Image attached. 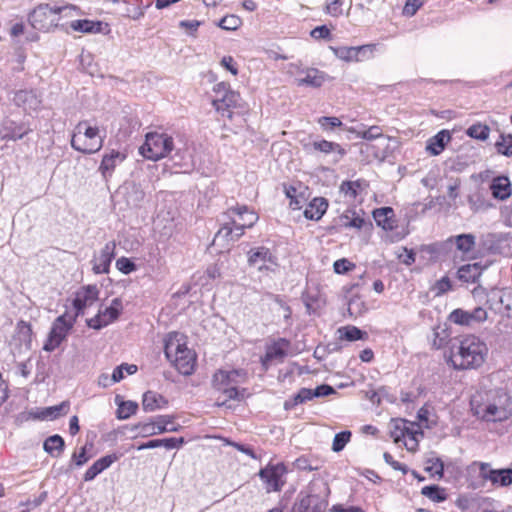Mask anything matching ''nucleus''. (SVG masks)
I'll list each match as a JSON object with an SVG mask.
<instances>
[{
  "mask_svg": "<svg viewBox=\"0 0 512 512\" xmlns=\"http://www.w3.org/2000/svg\"><path fill=\"white\" fill-rule=\"evenodd\" d=\"M471 408L476 417L487 422H502L512 416L511 397L502 388L477 392Z\"/></svg>",
  "mask_w": 512,
  "mask_h": 512,
  "instance_id": "obj_1",
  "label": "nucleus"
},
{
  "mask_svg": "<svg viewBox=\"0 0 512 512\" xmlns=\"http://www.w3.org/2000/svg\"><path fill=\"white\" fill-rule=\"evenodd\" d=\"M487 354L484 341L475 335H467L452 344L449 362L455 370L477 369L484 364Z\"/></svg>",
  "mask_w": 512,
  "mask_h": 512,
  "instance_id": "obj_2",
  "label": "nucleus"
},
{
  "mask_svg": "<svg viewBox=\"0 0 512 512\" xmlns=\"http://www.w3.org/2000/svg\"><path fill=\"white\" fill-rule=\"evenodd\" d=\"M247 380V372L243 369L216 371L212 378L213 388L225 396L222 402L217 401L216 405L224 406L227 400L242 401L247 390L240 388V385Z\"/></svg>",
  "mask_w": 512,
  "mask_h": 512,
  "instance_id": "obj_3",
  "label": "nucleus"
},
{
  "mask_svg": "<svg viewBox=\"0 0 512 512\" xmlns=\"http://www.w3.org/2000/svg\"><path fill=\"white\" fill-rule=\"evenodd\" d=\"M164 353L180 374L188 376L194 372L196 355L185 343L180 342L177 334L169 335L165 340Z\"/></svg>",
  "mask_w": 512,
  "mask_h": 512,
  "instance_id": "obj_4",
  "label": "nucleus"
},
{
  "mask_svg": "<svg viewBox=\"0 0 512 512\" xmlns=\"http://www.w3.org/2000/svg\"><path fill=\"white\" fill-rule=\"evenodd\" d=\"M104 136L96 126H90L87 121L79 122L71 138V147L83 154H93L103 147Z\"/></svg>",
  "mask_w": 512,
  "mask_h": 512,
  "instance_id": "obj_5",
  "label": "nucleus"
},
{
  "mask_svg": "<svg viewBox=\"0 0 512 512\" xmlns=\"http://www.w3.org/2000/svg\"><path fill=\"white\" fill-rule=\"evenodd\" d=\"M174 149L173 138L166 133L149 132L139 153L146 159L157 161L167 157Z\"/></svg>",
  "mask_w": 512,
  "mask_h": 512,
  "instance_id": "obj_6",
  "label": "nucleus"
},
{
  "mask_svg": "<svg viewBox=\"0 0 512 512\" xmlns=\"http://www.w3.org/2000/svg\"><path fill=\"white\" fill-rule=\"evenodd\" d=\"M214 97L212 105L223 116L232 117L231 108H240L242 99L238 92L232 90L226 82H219L212 89Z\"/></svg>",
  "mask_w": 512,
  "mask_h": 512,
  "instance_id": "obj_7",
  "label": "nucleus"
},
{
  "mask_svg": "<svg viewBox=\"0 0 512 512\" xmlns=\"http://www.w3.org/2000/svg\"><path fill=\"white\" fill-rule=\"evenodd\" d=\"M287 468L284 463H269L259 471V477L265 484L267 492H278L284 486Z\"/></svg>",
  "mask_w": 512,
  "mask_h": 512,
  "instance_id": "obj_8",
  "label": "nucleus"
},
{
  "mask_svg": "<svg viewBox=\"0 0 512 512\" xmlns=\"http://www.w3.org/2000/svg\"><path fill=\"white\" fill-rule=\"evenodd\" d=\"M75 318L67 319L66 314L60 315L52 324L48 340L43 346L45 351L55 350L67 337L69 331L73 328Z\"/></svg>",
  "mask_w": 512,
  "mask_h": 512,
  "instance_id": "obj_9",
  "label": "nucleus"
},
{
  "mask_svg": "<svg viewBox=\"0 0 512 512\" xmlns=\"http://www.w3.org/2000/svg\"><path fill=\"white\" fill-rule=\"evenodd\" d=\"M59 17H56L52 5L40 4L29 15L32 27L40 31H49L58 26Z\"/></svg>",
  "mask_w": 512,
  "mask_h": 512,
  "instance_id": "obj_10",
  "label": "nucleus"
},
{
  "mask_svg": "<svg viewBox=\"0 0 512 512\" xmlns=\"http://www.w3.org/2000/svg\"><path fill=\"white\" fill-rule=\"evenodd\" d=\"M122 309L123 306L121 299L114 298L111 301V305L109 307H106L103 310H99L97 315L88 319L86 321L87 325L92 329L100 330L117 320L121 314Z\"/></svg>",
  "mask_w": 512,
  "mask_h": 512,
  "instance_id": "obj_11",
  "label": "nucleus"
},
{
  "mask_svg": "<svg viewBox=\"0 0 512 512\" xmlns=\"http://www.w3.org/2000/svg\"><path fill=\"white\" fill-rule=\"evenodd\" d=\"M329 487L323 481H311L304 492V497L309 499V503L313 506L314 512H324L328 505Z\"/></svg>",
  "mask_w": 512,
  "mask_h": 512,
  "instance_id": "obj_12",
  "label": "nucleus"
},
{
  "mask_svg": "<svg viewBox=\"0 0 512 512\" xmlns=\"http://www.w3.org/2000/svg\"><path fill=\"white\" fill-rule=\"evenodd\" d=\"M290 347V341L285 338H279L266 347L264 356L261 357V364L265 371L272 365L282 363L287 356Z\"/></svg>",
  "mask_w": 512,
  "mask_h": 512,
  "instance_id": "obj_13",
  "label": "nucleus"
},
{
  "mask_svg": "<svg viewBox=\"0 0 512 512\" xmlns=\"http://www.w3.org/2000/svg\"><path fill=\"white\" fill-rule=\"evenodd\" d=\"M479 466L480 476L493 485L507 487L512 484V468L492 469L488 463L475 462Z\"/></svg>",
  "mask_w": 512,
  "mask_h": 512,
  "instance_id": "obj_14",
  "label": "nucleus"
},
{
  "mask_svg": "<svg viewBox=\"0 0 512 512\" xmlns=\"http://www.w3.org/2000/svg\"><path fill=\"white\" fill-rule=\"evenodd\" d=\"M223 218L232 221L233 224L241 225V227L251 228L257 221L258 215L246 205H237L229 208Z\"/></svg>",
  "mask_w": 512,
  "mask_h": 512,
  "instance_id": "obj_15",
  "label": "nucleus"
},
{
  "mask_svg": "<svg viewBox=\"0 0 512 512\" xmlns=\"http://www.w3.org/2000/svg\"><path fill=\"white\" fill-rule=\"evenodd\" d=\"M449 321L460 326H471L487 319V312L482 307H476L472 311L454 309L449 315Z\"/></svg>",
  "mask_w": 512,
  "mask_h": 512,
  "instance_id": "obj_16",
  "label": "nucleus"
},
{
  "mask_svg": "<svg viewBox=\"0 0 512 512\" xmlns=\"http://www.w3.org/2000/svg\"><path fill=\"white\" fill-rule=\"evenodd\" d=\"M32 131L30 125L21 120L16 121L11 118H6L3 120L0 127V136L3 140H19L22 139L25 135Z\"/></svg>",
  "mask_w": 512,
  "mask_h": 512,
  "instance_id": "obj_17",
  "label": "nucleus"
},
{
  "mask_svg": "<svg viewBox=\"0 0 512 512\" xmlns=\"http://www.w3.org/2000/svg\"><path fill=\"white\" fill-rule=\"evenodd\" d=\"M248 264L258 270H269L270 265L277 266V257L269 248L260 246L248 252Z\"/></svg>",
  "mask_w": 512,
  "mask_h": 512,
  "instance_id": "obj_18",
  "label": "nucleus"
},
{
  "mask_svg": "<svg viewBox=\"0 0 512 512\" xmlns=\"http://www.w3.org/2000/svg\"><path fill=\"white\" fill-rule=\"evenodd\" d=\"M99 290L96 285H87L78 290L73 299L76 316L84 314V310L98 300Z\"/></svg>",
  "mask_w": 512,
  "mask_h": 512,
  "instance_id": "obj_19",
  "label": "nucleus"
},
{
  "mask_svg": "<svg viewBox=\"0 0 512 512\" xmlns=\"http://www.w3.org/2000/svg\"><path fill=\"white\" fill-rule=\"evenodd\" d=\"M116 243L114 241L107 242L101 249L98 256L92 260V270L95 274H107L110 265L115 257Z\"/></svg>",
  "mask_w": 512,
  "mask_h": 512,
  "instance_id": "obj_20",
  "label": "nucleus"
},
{
  "mask_svg": "<svg viewBox=\"0 0 512 512\" xmlns=\"http://www.w3.org/2000/svg\"><path fill=\"white\" fill-rule=\"evenodd\" d=\"M507 240L508 235L505 233H486L481 235L479 246L486 253L499 254L501 253L502 244Z\"/></svg>",
  "mask_w": 512,
  "mask_h": 512,
  "instance_id": "obj_21",
  "label": "nucleus"
},
{
  "mask_svg": "<svg viewBox=\"0 0 512 512\" xmlns=\"http://www.w3.org/2000/svg\"><path fill=\"white\" fill-rule=\"evenodd\" d=\"M126 159V154L118 150L112 149L110 152L103 155L102 161L99 166V171L102 176L107 179L111 177L116 166Z\"/></svg>",
  "mask_w": 512,
  "mask_h": 512,
  "instance_id": "obj_22",
  "label": "nucleus"
},
{
  "mask_svg": "<svg viewBox=\"0 0 512 512\" xmlns=\"http://www.w3.org/2000/svg\"><path fill=\"white\" fill-rule=\"evenodd\" d=\"M119 457L120 456L115 453L101 457L86 470L83 476V480L85 482L94 480L100 473L108 469L114 462H116Z\"/></svg>",
  "mask_w": 512,
  "mask_h": 512,
  "instance_id": "obj_23",
  "label": "nucleus"
},
{
  "mask_svg": "<svg viewBox=\"0 0 512 512\" xmlns=\"http://www.w3.org/2000/svg\"><path fill=\"white\" fill-rule=\"evenodd\" d=\"M245 229V227L233 224L232 221L224 218L220 229L215 235L214 241H219L221 239L226 241H236L244 234Z\"/></svg>",
  "mask_w": 512,
  "mask_h": 512,
  "instance_id": "obj_24",
  "label": "nucleus"
},
{
  "mask_svg": "<svg viewBox=\"0 0 512 512\" xmlns=\"http://www.w3.org/2000/svg\"><path fill=\"white\" fill-rule=\"evenodd\" d=\"M485 268L486 266L478 262L462 265L457 271L458 279L466 283H476Z\"/></svg>",
  "mask_w": 512,
  "mask_h": 512,
  "instance_id": "obj_25",
  "label": "nucleus"
},
{
  "mask_svg": "<svg viewBox=\"0 0 512 512\" xmlns=\"http://www.w3.org/2000/svg\"><path fill=\"white\" fill-rule=\"evenodd\" d=\"M305 77L296 79L298 86H310L313 88L321 87L327 80L328 76L325 72L316 68H309L304 71Z\"/></svg>",
  "mask_w": 512,
  "mask_h": 512,
  "instance_id": "obj_26",
  "label": "nucleus"
},
{
  "mask_svg": "<svg viewBox=\"0 0 512 512\" xmlns=\"http://www.w3.org/2000/svg\"><path fill=\"white\" fill-rule=\"evenodd\" d=\"M490 190L494 198L506 200L512 194L509 178L506 176H498L494 178L491 182Z\"/></svg>",
  "mask_w": 512,
  "mask_h": 512,
  "instance_id": "obj_27",
  "label": "nucleus"
},
{
  "mask_svg": "<svg viewBox=\"0 0 512 512\" xmlns=\"http://www.w3.org/2000/svg\"><path fill=\"white\" fill-rule=\"evenodd\" d=\"M13 102L23 107L25 110H36L40 105V100L31 90H19L14 94Z\"/></svg>",
  "mask_w": 512,
  "mask_h": 512,
  "instance_id": "obj_28",
  "label": "nucleus"
},
{
  "mask_svg": "<svg viewBox=\"0 0 512 512\" xmlns=\"http://www.w3.org/2000/svg\"><path fill=\"white\" fill-rule=\"evenodd\" d=\"M449 131L441 130L427 141L426 150L433 156L439 155L450 141Z\"/></svg>",
  "mask_w": 512,
  "mask_h": 512,
  "instance_id": "obj_29",
  "label": "nucleus"
},
{
  "mask_svg": "<svg viewBox=\"0 0 512 512\" xmlns=\"http://www.w3.org/2000/svg\"><path fill=\"white\" fill-rule=\"evenodd\" d=\"M168 401L159 393L154 391H147L143 395L142 407L146 412H153L157 409L166 407Z\"/></svg>",
  "mask_w": 512,
  "mask_h": 512,
  "instance_id": "obj_30",
  "label": "nucleus"
},
{
  "mask_svg": "<svg viewBox=\"0 0 512 512\" xmlns=\"http://www.w3.org/2000/svg\"><path fill=\"white\" fill-rule=\"evenodd\" d=\"M450 339V331L446 324L436 325L429 336L431 345L435 349H441L445 347Z\"/></svg>",
  "mask_w": 512,
  "mask_h": 512,
  "instance_id": "obj_31",
  "label": "nucleus"
},
{
  "mask_svg": "<svg viewBox=\"0 0 512 512\" xmlns=\"http://www.w3.org/2000/svg\"><path fill=\"white\" fill-rule=\"evenodd\" d=\"M328 207L326 199L322 197L314 198L304 210V216L310 220H319L324 215Z\"/></svg>",
  "mask_w": 512,
  "mask_h": 512,
  "instance_id": "obj_32",
  "label": "nucleus"
},
{
  "mask_svg": "<svg viewBox=\"0 0 512 512\" xmlns=\"http://www.w3.org/2000/svg\"><path fill=\"white\" fill-rule=\"evenodd\" d=\"M43 449L46 453L52 457H59L65 449L64 439L58 435H52L45 439L43 443Z\"/></svg>",
  "mask_w": 512,
  "mask_h": 512,
  "instance_id": "obj_33",
  "label": "nucleus"
},
{
  "mask_svg": "<svg viewBox=\"0 0 512 512\" xmlns=\"http://www.w3.org/2000/svg\"><path fill=\"white\" fill-rule=\"evenodd\" d=\"M448 241L454 242L457 250L464 254L471 252L476 245V237L471 233L450 237Z\"/></svg>",
  "mask_w": 512,
  "mask_h": 512,
  "instance_id": "obj_34",
  "label": "nucleus"
},
{
  "mask_svg": "<svg viewBox=\"0 0 512 512\" xmlns=\"http://www.w3.org/2000/svg\"><path fill=\"white\" fill-rule=\"evenodd\" d=\"M70 27L74 31L81 33H99L102 31L103 22L88 19L74 20L71 22Z\"/></svg>",
  "mask_w": 512,
  "mask_h": 512,
  "instance_id": "obj_35",
  "label": "nucleus"
},
{
  "mask_svg": "<svg viewBox=\"0 0 512 512\" xmlns=\"http://www.w3.org/2000/svg\"><path fill=\"white\" fill-rule=\"evenodd\" d=\"M339 339L346 341L364 340L368 337L367 332L362 331L356 326L347 325L338 329Z\"/></svg>",
  "mask_w": 512,
  "mask_h": 512,
  "instance_id": "obj_36",
  "label": "nucleus"
},
{
  "mask_svg": "<svg viewBox=\"0 0 512 512\" xmlns=\"http://www.w3.org/2000/svg\"><path fill=\"white\" fill-rule=\"evenodd\" d=\"M418 436H423V433L413 423L406 422V432L404 445L409 451H414L418 447Z\"/></svg>",
  "mask_w": 512,
  "mask_h": 512,
  "instance_id": "obj_37",
  "label": "nucleus"
},
{
  "mask_svg": "<svg viewBox=\"0 0 512 512\" xmlns=\"http://www.w3.org/2000/svg\"><path fill=\"white\" fill-rule=\"evenodd\" d=\"M393 214V209L390 207H383L380 209H376L373 212V217L378 224L384 230L393 229V220L391 219V215Z\"/></svg>",
  "mask_w": 512,
  "mask_h": 512,
  "instance_id": "obj_38",
  "label": "nucleus"
},
{
  "mask_svg": "<svg viewBox=\"0 0 512 512\" xmlns=\"http://www.w3.org/2000/svg\"><path fill=\"white\" fill-rule=\"evenodd\" d=\"M492 299H497L508 313L512 312V291L507 289H493L489 294L488 302Z\"/></svg>",
  "mask_w": 512,
  "mask_h": 512,
  "instance_id": "obj_39",
  "label": "nucleus"
},
{
  "mask_svg": "<svg viewBox=\"0 0 512 512\" xmlns=\"http://www.w3.org/2000/svg\"><path fill=\"white\" fill-rule=\"evenodd\" d=\"M154 420L158 434L176 432L180 428V425L174 423V417L171 415H159Z\"/></svg>",
  "mask_w": 512,
  "mask_h": 512,
  "instance_id": "obj_40",
  "label": "nucleus"
},
{
  "mask_svg": "<svg viewBox=\"0 0 512 512\" xmlns=\"http://www.w3.org/2000/svg\"><path fill=\"white\" fill-rule=\"evenodd\" d=\"M312 148L315 151H319L324 154L336 152L339 154L340 157H343L345 155V150L338 143L330 142L327 140L314 141L312 143Z\"/></svg>",
  "mask_w": 512,
  "mask_h": 512,
  "instance_id": "obj_41",
  "label": "nucleus"
},
{
  "mask_svg": "<svg viewBox=\"0 0 512 512\" xmlns=\"http://www.w3.org/2000/svg\"><path fill=\"white\" fill-rule=\"evenodd\" d=\"M68 409H69L68 402H62L58 405L44 408L41 411L40 416L42 419H45V420H54L62 415H65L68 412Z\"/></svg>",
  "mask_w": 512,
  "mask_h": 512,
  "instance_id": "obj_42",
  "label": "nucleus"
},
{
  "mask_svg": "<svg viewBox=\"0 0 512 512\" xmlns=\"http://www.w3.org/2000/svg\"><path fill=\"white\" fill-rule=\"evenodd\" d=\"M421 494L436 503L444 502L447 499V494L444 488L438 485L424 486Z\"/></svg>",
  "mask_w": 512,
  "mask_h": 512,
  "instance_id": "obj_43",
  "label": "nucleus"
},
{
  "mask_svg": "<svg viewBox=\"0 0 512 512\" xmlns=\"http://www.w3.org/2000/svg\"><path fill=\"white\" fill-rule=\"evenodd\" d=\"M116 402L118 404L116 415L117 418L121 420L128 419L130 416L134 415L138 409V404L134 401L118 402V397H116Z\"/></svg>",
  "mask_w": 512,
  "mask_h": 512,
  "instance_id": "obj_44",
  "label": "nucleus"
},
{
  "mask_svg": "<svg viewBox=\"0 0 512 512\" xmlns=\"http://www.w3.org/2000/svg\"><path fill=\"white\" fill-rule=\"evenodd\" d=\"M350 131L355 133L358 138L368 141H372L383 136L382 128L377 125L370 126L368 129L364 130H356L352 128Z\"/></svg>",
  "mask_w": 512,
  "mask_h": 512,
  "instance_id": "obj_45",
  "label": "nucleus"
},
{
  "mask_svg": "<svg viewBox=\"0 0 512 512\" xmlns=\"http://www.w3.org/2000/svg\"><path fill=\"white\" fill-rule=\"evenodd\" d=\"M293 466L301 471H316L320 468L319 462L307 456H301L293 462Z\"/></svg>",
  "mask_w": 512,
  "mask_h": 512,
  "instance_id": "obj_46",
  "label": "nucleus"
},
{
  "mask_svg": "<svg viewBox=\"0 0 512 512\" xmlns=\"http://www.w3.org/2000/svg\"><path fill=\"white\" fill-rule=\"evenodd\" d=\"M406 422V420L402 419L393 421V427L390 431V435L393 441L397 444L405 441Z\"/></svg>",
  "mask_w": 512,
  "mask_h": 512,
  "instance_id": "obj_47",
  "label": "nucleus"
},
{
  "mask_svg": "<svg viewBox=\"0 0 512 512\" xmlns=\"http://www.w3.org/2000/svg\"><path fill=\"white\" fill-rule=\"evenodd\" d=\"M56 17H73L80 14V9L75 5H52Z\"/></svg>",
  "mask_w": 512,
  "mask_h": 512,
  "instance_id": "obj_48",
  "label": "nucleus"
},
{
  "mask_svg": "<svg viewBox=\"0 0 512 512\" xmlns=\"http://www.w3.org/2000/svg\"><path fill=\"white\" fill-rule=\"evenodd\" d=\"M361 187L360 180L356 181H344L340 185V192L349 199H355L358 195V190Z\"/></svg>",
  "mask_w": 512,
  "mask_h": 512,
  "instance_id": "obj_49",
  "label": "nucleus"
},
{
  "mask_svg": "<svg viewBox=\"0 0 512 512\" xmlns=\"http://www.w3.org/2000/svg\"><path fill=\"white\" fill-rule=\"evenodd\" d=\"M490 129L487 125L473 124L467 129V135L478 140H486L489 137Z\"/></svg>",
  "mask_w": 512,
  "mask_h": 512,
  "instance_id": "obj_50",
  "label": "nucleus"
},
{
  "mask_svg": "<svg viewBox=\"0 0 512 512\" xmlns=\"http://www.w3.org/2000/svg\"><path fill=\"white\" fill-rule=\"evenodd\" d=\"M426 471L438 475L439 477L443 476L444 473V462L441 458L433 456L426 460Z\"/></svg>",
  "mask_w": 512,
  "mask_h": 512,
  "instance_id": "obj_51",
  "label": "nucleus"
},
{
  "mask_svg": "<svg viewBox=\"0 0 512 512\" xmlns=\"http://www.w3.org/2000/svg\"><path fill=\"white\" fill-rule=\"evenodd\" d=\"M351 435L352 434L350 431H342L337 433L333 439L332 450L334 452L342 451L346 444L350 441Z\"/></svg>",
  "mask_w": 512,
  "mask_h": 512,
  "instance_id": "obj_52",
  "label": "nucleus"
},
{
  "mask_svg": "<svg viewBox=\"0 0 512 512\" xmlns=\"http://www.w3.org/2000/svg\"><path fill=\"white\" fill-rule=\"evenodd\" d=\"M242 20L236 15H227L223 17L218 25L224 30L233 31L240 27Z\"/></svg>",
  "mask_w": 512,
  "mask_h": 512,
  "instance_id": "obj_53",
  "label": "nucleus"
},
{
  "mask_svg": "<svg viewBox=\"0 0 512 512\" xmlns=\"http://www.w3.org/2000/svg\"><path fill=\"white\" fill-rule=\"evenodd\" d=\"M500 141L496 142V147L499 153L512 156V135H501Z\"/></svg>",
  "mask_w": 512,
  "mask_h": 512,
  "instance_id": "obj_54",
  "label": "nucleus"
},
{
  "mask_svg": "<svg viewBox=\"0 0 512 512\" xmlns=\"http://www.w3.org/2000/svg\"><path fill=\"white\" fill-rule=\"evenodd\" d=\"M334 53L341 60H344V61H347V62L356 61V54H355V47L354 46H351V47H347V46L337 47V48L334 49Z\"/></svg>",
  "mask_w": 512,
  "mask_h": 512,
  "instance_id": "obj_55",
  "label": "nucleus"
},
{
  "mask_svg": "<svg viewBox=\"0 0 512 512\" xmlns=\"http://www.w3.org/2000/svg\"><path fill=\"white\" fill-rule=\"evenodd\" d=\"M354 47L356 54V62L368 60L375 49V46L371 44Z\"/></svg>",
  "mask_w": 512,
  "mask_h": 512,
  "instance_id": "obj_56",
  "label": "nucleus"
},
{
  "mask_svg": "<svg viewBox=\"0 0 512 512\" xmlns=\"http://www.w3.org/2000/svg\"><path fill=\"white\" fill-rule=\"evenodd\" d=\"M309 499L304 497V492H300L298 500L294 504L293 512H314L313 506L309 503Z\"/></svg>",
  "mask_w": 512,
  "mask_h": 512,
  "instance_id": "obj_57",
  "label": "nucleus"
},
{
  "mask_svg": "<svg viewBox=\"0 0 512 512\" xmlns=\"http://www.w3.org/2000/svg\"><path fill=\"white\" fill-rule=\"evenodd\" d=\"M158 443H159V447H164L168 450H171V449L180 448L185 443V440L183 437H179V438L171 437V438L158 439Z\"/></svg>",
  "mask_w": 512,
  "mask_h": 512,
  "instance_id": "obj_58",
  "label": "nucleus"
},
{
  "mask_svg": "<svg viewBox=\"0 0 512 512\" xmlns=\"http://www.w3.org/2000/svg\"><path fill=\"white\" fill-rule=\"evenodd\" d=\"M423 0H406L403 8V15L407 17L414 16L417 11L423 6Z\"/></svg>",
  "mask_w": 512,
  "mask_h": 512,
  "instance_id": "obj_59",
  "label": "nucleus"
},
{
  "mask_svg": "<svg viewBox=\"0 0 512 512\" xmlns=\"http://www.w3.org/2000/svg\"><path fill=\"white\" fill-rule=\"evenodd\" d=\"M89 459L90 457L87 455V445H84L83 447L80 448V451L78 453H73L71 458V464L75 465L76 467H81L86 462H88Z\"/></svg>",
  "mask_w": 512,
  "mask_h": 512,
  "instance_id": "obj_60",
  "label": "nucleus"
},
{
  "mask_svg": "<svg viewBox=\"0 0 512 512\" xmlns=\"http://www.w3.org/2000/svg\"><path fill=\"white\" fill-rule=\"evenodd\" d=\"M116 268L123 274H130L136 270V265L129 258L121 257L116 261Z\"/></svg>",
  "mask_w": 512,
  "mask_h": 512,
  "instance_id": "obj_61",
  "label": "nucleus"
},
{
  "mask_svg": "<svg viewBox=\"0 0 512 512\" xmlns=\"http://www.w3.org/2000/svg\"><path fill=\"white\" fill-rule=\"evenodd\" d=\"M355 265L346 258L338 259L334 262V272L337 274H345L351 271Z\"/></svg>",
  "mask_w": 512,
  "mask_h": 512,
  "instance_id": "obj_62",
  "label": "nucleus"
},
{
  "mask_svg": "<svg viewBox=\"0 0 512 512\" xmlns=\"http://www.w3.org/2000/svg\"><path fill=\"white\" fill-rule=\"evenodd\" d=\"M318 123L324 130H332L342 125V122L339 118L328 116L320 117L318 119Z\"/></svg>",
  "mask_w": 512,
  "mask_h": 512,
  "instance_id": "obj_63",
  "label": "nucleus"
},
{
  "mask_svg": "<svg viewBox=\"0 0 512 512\" xmlns=\"http://www.w3.org/2000/svg\"><path fill=\"white\" fill-rule=\"evenodd\" d=\"M342 225L346 228H355V229H361L364 225V219L359 216H354L350 218L347 215H344L341 217Z\"/></svg>",
  "mask_w": 512,
  "mask_h": 512,
  "instance_id": "obj_64",
  "label": "nucleus"
}]
</instances>
